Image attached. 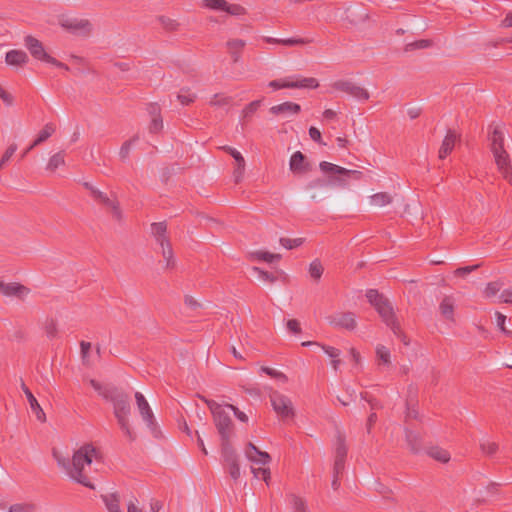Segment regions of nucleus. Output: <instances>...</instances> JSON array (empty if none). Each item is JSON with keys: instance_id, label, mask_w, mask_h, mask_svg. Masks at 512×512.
I'll use <instances>...</instances> for the list:
<instances>
[{"instance_id": "603ef678", "label": "nucleus", "mask_w": 512, "mask_h": 512, "mask_svg": "<svg viewBox=\"0 0 512 512\" xmlns=\"http://www.w3.org/2000/svg\"><path fill=\"white\" fill-rule=\"evenodd\" d=\"M376 355L383 364L389 365L391 363L390 351L384 345L376 347Z\"/></svg>"}, {"instance_id": "49530a36", "label": "nucleus", "mask_w": 512, "mask_h": 512, "mask_svg": "<svg viewBox=\"0 0 512 512\" xmlns=\"http://www.w3.org/2000/svg\"><path fill=\"white\" fill-rule=\"evenodd\" d=\"M44 328H45V333L48 338L53 339V338L57 337L58 327H57V322L55 319H53V318L47 319L45 322Z\"/></svg>"}, {"instance_id": "39448f33", "label": "nucleus", "mask_w": 512, "mask_h": 512, "mask_svg": "<svg viewBox=\"0 0 512 512\" xmlns=\"http://www.w3.org/2000/svg\"><path fill=\"white\" fill-rule=\"evenodd\" d=\"M210 412L213 416V422L220 436L221 448L232 446V437L235 433L234 423L230 415L224 410L219 403H209Z\"/></svg>"}, {"instance_id": "412c9836", "label": "nucleus", "mask_w": 512, "mask_h": 512, "mask_svg": "<svg viewBox=\"0 0 512 512\" xmlns=\"http://www.w3.org/2000/svg\"><path fill=\"white\" fill-rule=\"evenodd\" d=\"M20 382H21L20 383L21 389L24 392V394L26 395V398L29 402L32 412L36 415L37 420H39L40 422H45L46 415H45L42 407L40 406V404L38 403L37 399L32 394V392L30 391V389L26 386V384L22 378H20Z\"/></svg>"}, {"instance_id": "393cba45", "label": "nucleus", "mask_w": 512, "mask_h": 512, "mask_svg": "<svg viewBox=\"0 0 512 512\" xmlns=\"http://www.w3.org/2000/svg\"><path fill=\"white\" fill-rule=\"evenodd\" d=\"M246 46V42L242 39H229L226 47L233 63H238L241 59L242 52Z\"/></svg>"}, {"instance_id": "7c9ffc66", "label": "nucleus", "mask_w": 512, "mask_h": 512, "mask_svg": "<svg viewBox=\"0 0 512 512\" xmlns=\"http://www.w3.org/2000/svg\"><path fill=\"white\" fill-rule=\"evenodd\" d=\"M102 500L108 512H120V496L118 493L102 495Z\"/></svg>"}, {"instance_id": "ddd939ff", "label": "nucleus", "mask_w": 512, "mask_h": 512, "mask_svg": "<svg viewBox=\"0 0 512 512\" xmlns=\"http://www.w3.org/2000/svg\"><path fill=\"white\" fill-rule=\"evenodd\" d=\"M203 5L206 8L225 11L234 16H240L246 13L243 6L239 4H230L226 0H203Z\"/></svg>"}, {"instance_id": "5701e85b", "label": "nucleus", "mask_w": 512, "mask_h": 512, "mask_svg": "<svg viewBox=\"0 0 512 512\" xmlns=\"http://www.w3.org/2000/svg\"><path fill=\"white\" fill-rule=\"evenodd\" d=\"M459 139V135L455 130L449 129L446 136L444 137L442 144L439 149V158L445 159L454 149L456 142Z\"/></svg>"}, {"instance_id": "20e7f679", "label": "nucleus", "mask_w": 512, "mask_h": 512, "mask_svg": "<svg viewBox=\"0 0 512 512\" xmlns=\"http://www.w3.org/2000/svg\"><path fill=\"white\" fill-rule=\"evenodd\" d=\"M489 139L491 141V151L495 158V163L503 178L512 184V166L510 158L504 149V133L499 127H495L491 132Z\"/></svg>"}, {"instance_id": "a878e982", "label": "nucleus", "mask_w": 512, "mask_h": 512, "mask_svg": "<svg viewBox=\"0 0 512 512\" xmlns=\"http://www.w3.org/2000/svg\"><path fill=\"white\" fill-rule=\"evenodd\" d=\"M262 40L268 44H280L284 46H296V45H306L313 43L312 38H288V39H277L268 36L262 37Z\"/></svg>"}, {"instance_id": "72a5a7b5", "label": "nucleus", "mask_w": 512, "mask_h": 512, "mask_svg": "<svg viewBox=\"0 0 512 512\" xmlns=\"http://www.w3.org/2000/svg\"><path fill=\"white\" fill-rule=\"evenodd\" d=\"M7 508L8 512H31L37 509L34 503H18L9 507L6 503H0V509L5 510Z\"/></svg>"}, {"instance_id": "0e129e2a", "label": "nucleus", "mask_w": 512, "mask_h": 512, "mask_svg": "<svg viewBox=\"0 0 512 512\" xmlns=\"http://www.w3.org/2000/svg\"><path fill=\"white\" fill-rule=\"evenodd\" d=\"M147 111L151 118H158L161 116V108L157 103H149L147 105Z\"/></svg>"}, {"instance_id": "2eb2a0df", "label": "nucleus", "mask_w": 512, "mask_h": 512, "mask_svg": "<svg viewBox=\"0 0 512 512\" xmlns=\"http://www.w3.org/2000/svg\"><path fill=\"white\" fill-rule=\"evenodd\" d=\"M347 446L345 443V438L342 435L337 437L336 448H335V460L333 473L336 476L342 475L345 468V461L347 457Z\"/></svg>"}, {"instance_id": "9d476101", "label": "nucleus", "mask_w": 512, "mask_h": 512, "mask_svg": "<svg viewBox=\"0 0 512 512\" xmlns=\"http://www.w3.org/2000/svg\"><path fill=\"white\" fill-rule=\"evenodd\" d=\"M332 88L337 91L344 92L361 101H366L370 97L369 92L365 88L349 80H337L332 84Z\"/></svg>"}, {"instance_id": "bb28decb", "label": "nucleus", "mask_w": 512, "mask_h": 512, "mask_svg": "<svg viewBox=\"0 0 512 512\" xmlns=\"http://www.w3.org/2000/svg\"><path fill=\"white\" fill-rule=\"evenodd\" d=\"M151 233L157 244L163 246L170 242L167 234V224L165 222H155L151 224Z\"/></svg>"}, {"instance_id": "5fc2aeb1", "label": "nucleus", "mask_w": 512, "mask_h": 512, "mask_svg": "<svg viewBox=\"0 0 512 512\" xmlns=\"http://www.w3.org/2000/svg\"><path fill=\"white\" fill-rule=\"evenodd\" d=\"M501 288H502V283H500L498 281L490 282L487 284V286L484 290V294L488 298L493 297L500 291Z\"/></svg>"}, {"instance_id": "864d4df0", "label": "nucleus", "mask_w": 512, "mask_h": 512, "mask_svg": "<svg viewBox=\"0 0 512 512\" xmlns=\"http://www.w3.org/2000/svg\"><path fill=\"white\" fill-rule=\"evenodd\" d=\"M251 469H252V473H253L254 477H256L257 479H262L266 484H268L270 477H271L269 468L252 467Z\"/></svg>"}, {"instance_id": "a19ab883", "label": "nucleus", "mask_w": 512, "mask_h": 512, "mask_svg": "<svg viewBox=\"0 0 512 512\" xmlns=\"http://www.w3.org/2000/svg\"><path fill=\"white\" fill-rule=\"evenodd\" d=\"M322 349L324 350V352L330 357L332 358V366L335 370L338 369V366L340 364V359H339V356H340V350L335 348V347H332V346H327V345H322L321 346Z\"/></svg>"}, {"instance_id": "1a4fd4ad", "label": "nucleus", "mask_w": 512, "mask_h": 512, "mask_svg": "<svg viewBox=\"0 0 512 512\" xmlns=\"http://www.w3.org/2000/svg\"><path fill=\"white\" fill-rule=\"evenodd\" d=\"M269 87L273 89L282 88H308L315 89L319 86L316 78L313 77H302L296 80H272L269 82Z\"/></svg>"}, {"instance_id": "c756f323", "label": "nucleus", "mask_w": 512, "mask_h": 512, "mask_svg": "<svg viewBox=\"0 0 512 512\" xmlns=\"http://www.w3.org/2000/svg\"><path fill=\"white\" fill-rule=\"evenodd\" d=\"M6 62L12 66H22L28 62V56L22 50H11L6 54Z\"/></svg>"}, {"instance_id": "dca6fc26", "label": "nucleus", "mask_w": 512, "mask_h": 512, "mask_svg": "<svg viewBox=\"0 0 512 512\" xmlns=\"http://www.w3.org/2000/svg\"><path fill=\"white\" fill-rule=\"evenodd\" d=\"M329 324L346 330H354L357 326L355 315L352 312H340L329 317Z\"/></svg>"}, {"instance_id": "4c0bfd02", "label": "nucleus", "mask_w": 512, "mask_h": 512, "mask_svg": "<svg viewBox=\"0 0 512 512\" xmlns=\"http://www.w3.org/2000/svg\"><path fill=\"white\" fill-rule=\"evenodd\" d=\"M371 204L376 207H383L392 202V197L387 192H379L370 197Z\"/></svg>"}, {"instance_id": "13d9d810", "label": "nucleus", "mask_w": 512, "mask_h": 512, "mask_svg": "<svg viewBox=\"0 0 512 512\" xmlns=\"http://www.w3.org/2000/svg\"><path fill=\"white\" fill-rule=\"evenodd\" d=\"M16 150H17V144L12 143L9 145V147L6 149V151L4 152V154L2 155V157L0 159V168L1 169L10 160V158L13 156V154L16 152Z\"/></svg>"}, {"instance_id": "774afa93", "label": "nucleus", "mask_w": 512, "mask_h": 512, "mask_svg": "<svg viewBox=\"0 0 512 512\" xmlns=\"http://www.w3.org/2000/svg\"><path fill=\"white\" fill-rule=\"evenodd\" d=\"M287 328L290 332L298 334L301 332L300 323L296 319L288 320Z\"/></svg>"}, {"instance_id": "58836bf2", "label": "nucleus", "mask_w": 512, "mask_h": 512, "mask_svg": "<svg viewBox=\"0 0 512 512\" xmlns=\"http://www.w3.org/2000/svg\"><path fill=\"white\" fill-rule=\"evenodd\" d=\"M324 272V267L319 259L313 260L309 265V274L315 281H319Z\"/></svg>"}, {"instance_id": "f3484780", "label": "nucleus", "mask_w": 512, "mask_h": 512, "mask_svg": "<svg viewBox=\"0 0 512 512\" xmlns=\"http://www.w3.org/2000/svg\"><path fill=\"white\" fill-rule=\"evenodd\" d=\"M25 46L30 54L37 60L48 63L49 59L52 57L45 51L43 44L31 35L25 37Z\"/></svg>"}, {"instance_id": "aec40b11", "label": "nucleus", "mask_w": 512, "mask_h": 512, "mask_svg": "<svg viewBox=\"0 0 512 512\" xmlns=\"http://www.w3.org/2000/svg\"><path fill=\"white\" fill-rule=\"evenodd\" d=\"M29 292V288L20 283H4L3 281H0V293H2L4 296H15L22 299Z\"/></svg>"}, {"instance_id": "b1692460", "label": "nucleus", "mask_w": 512, "mask_h": 512, "mask_svg": "<svg viewBox=\"0 0 512 512\" xmlns=\"http://www.w3.org/2000/svg\"><path fill=\"white\" fill-rule=\"evenodd\" d=\"M246 457L255 463L268 464L271 461V457L267 452L260 451L253 443L249 442L245 449Z\"/></svg>"}, {"instance_id": "69168bd1", "label": "nucleus", "mask_w": 512, "mask_h": 512, "mask_svg": "<svg viewBox=\"0 0 512 512\" xmlns=\"http://www.w3.org/2000/svg\"><path fill=\"white\" fill-rule=\"evenodd\" d=\"M226 407L229 408L230 410H232L235 417L237 419H239L240 421H242V422L248 421L247 415L244 412L240 411L236 406H234L232 404H226Z\"/></svg>"}, {"instance_id": "9b49d317", "label": "nucleus", "mask_w": 512, "mask_h": 512, "mask_svg": "<svg viewBox=\"0 0 512 512\" xmlns=\"http://www.w3.org/2000/svg\"><path fill=\"white\" fill-rule=\"evenodd\" d=\"M61 26L72 34L88 36L92 31V24L88 19L66 18L60 21Z\"/></svg>"}, {"instance_id": "680f3d73", "label": "nucleus", "mask_w": 512, "mask_h": 512, "mask_svg": "<svg viewBox=\"0 0 512 512\" xmlns=\"http://www.w3.org/2000/svg\"><path fill=\"white\" fill-rule=\"evenodd\" d=\"M163 129V119L162 117L158 118H152L150 125H149V131L150 133H158Z\"/></svg>"}, {"instance_id": "f257e3e1", "label": "nucleus", "mask_w": 512, "mask_h": 512, "mask_svg": "<svg viewBox=\"0 0 512 512\" xmlns=\"http://www.w3.org/2000/svg\"><path fill=\"white\" fill-rule=\"evenodd\" d=\"M53 456L56 459L59 466H61L67 474L77 483L94 489V485L88 476V469L92 462H101L102 456L100 451L91 443H86L77 449L72 460L62 457L56 450H53Z\"/></svg>"}, {"instance_id": "c85d7f7f", "label": "nucleus", "mask_w": 512, "mask_h": 512, "mask_svg": "<svg viewBox=\"0 0 512 512\" xmlns=\"http://www.w3.org/2000/svg\"><path fill=\"white\" fill-rule=\"evenodd\" d=\"M454 307V298L452 296H445L439 305V310L443 317H445L448 320L454 321Z\"/></svg>"}, {"instance_id": "338daca9", "label": "nucleus", "mask_w": 512, "mask_h": 512, "mask_svg": "<svg viewBox=\"0 0 512 512\" xmlns=\"http://www.w3.org/2000/svg\"><path fill=\"white\" fill-rule=\"evenodd\" d=\"M0 98L7 105L11 106L14 103V97L0 86Z\"/></svg>"}, {"instance_id": "052dcab7", "label": "nucleus", "mask_w": 512, "mask_h": 512, "mask_svg": "<svg viewBox=\"0 0 512 512\" xmlns=\"http://www.w3.org/2000/svg\"><path fill=\"white\" fill-rule=\"evenodd\" d=\"M479 267H480V264L459 267L454 271V274H455V276H458V277H464V276L470 274L471 272L477 270Z\"/></svg>"}, {"instance_id": "2f4dec72", "label": "nucleus", "mask_w": 512, "mask_h": 512, "mask_svg": "<svg viewBox=\"0 0 512 512\" xmlns=\"http://www.w3.org/2000/svg\"><path fill=\"white\" fill-rule=\"evenodd\" d=\"M427 455L441 463H447L450 460V453L438 446L428 448Z\"/></svg>"}, {"instance_id": "f03ea898", "label": "nucleus", "mask_w": 512, "mask_h": 512, "mask_svg": "<svg viewBox=\"0 0 512 512\" xmlns=\"http://www.w3.org/2000/svg\"><path fill=\"white\" fill-rule=\"evenodd\" d=\"M89 383L100 396H102L105 400L111 401L113 403L114 416L117 419V423L120 429L130 442L135 441L137 435L132 430L129 423L131 405L128 394L114 386L102 385L95 379H90Z\"/></svg>"}, {"instance_id": "6ab92c4d", "label": "nucleus", "mask_w": 512, "mask_h": 512, "mask_svg": "<svg viewBox=\"0 0 512 512\" xmlns=\"http://www.w3.org/2000/svg\"><path fill=\"white\" fill-rule=\"evenodd\" d=\"M289 167L294 174H306L311 170V166L306 160V156L301 151H296L291 156Z\"/></svg>"}, {"instance_id": "6e6552de", "label": "nucleus", "mask_w": 512, "mask_h": 512, "mask_svg": "<svg viewBox=\"0 0 512 512\" xmlns=\"http://www.w3.org/2000/svg\"><path fill=\"white\" fill-rule=\"evenodd\" d=\"M94 193L95 196L93 200L97 204L104 207L115 221L121 223L123 221V212L121 210L117 196L114 193H111L109 196L107 193H104L100 190L94 191Z\"/></svg>"}, {"instance_id": "4be33fe9", "label": "nucleus", "mask_w": 512, "mask_h": 512, "mask_svg": "<svg viewBox=\"0 0 512 512\" xmlns=\"http://www.w3.org/2000/svg\"><path fill=\"white\" fill-rule=\"evenodd\" d=\"M272 115H298L301 112V106L297 103L286 101L278 105H274L269 109Z\"/></svg>"}, {"instance_id": "423d86ee", "label": "nucleus", "mask_w": 512, "mask_h": 512, "mask_svg": "<svg viewBox=\"0 0 512 512\" xmlns=\"http://www.w3.org/2000/svg\"><path fill=\"white\" fill-rule=\"evenodd\" d=\"M319 167L322 172L332 174L331 182L340 187H346L349 179L359 181L364 176L361 171L346 169L327 161H322Z\"/></svg>"}, {"instance_id": "6e6d98bb", "label": "nucleus", "mask_w": 512, "mask_h": 512, "mask_svg": "<svg viewBox=\"0 0 512 512\" xmlns=\"http://www.w3.org/2000/svg\"><path fill=\"white\" fill-rule=\"evenodd\" d=\"M498 448H499V447H498V444H497V443H495V442H489V441H487V442H482V443L480 444V449H481V451H482L484 454L488 455V456H492V455H494V454L498 451Z\"/></svg>"}, {"instance_id": "4468645a", "label": "nucleus", "mask_w": 512, "mask_h": 512, "mask_svg": "<svg viewBox=\"0 0 512 512\" xmlns=\"http://www.w3.org/2000/svg\"><path fill=\"white\" fill-rule=\"evenodd\" d=\"M221 455L227 465L229 475L232 479L237 480L240 477V467L236 451L232 446L222 447Z\"/></svg>"}, {"instance_id": "4d7b16f0", "label": "nucleus", "mask_w": 512, "mask_h": 512, "mask_svg": "<svg viewBox=\"0 0 512 512\" xmlns=\"http://www.w3.org/2000/svg\"><path fill=\"white\" fill-rule=\"evenodd\" d=\"M260 103H261L260 100H255V101L250 102L242 111L243 117L244 118L251 117L260 107Z\"/></svg>"}, {"instance_id": "0eeeda50", "label": "nucleus", "mask_w": 512, "mask_h": 512, "mask_svg": "<svg viewBox=\"0 0 512 512\" xmlns=\"http://www.w3.org/2000/svg\"><path fill=\"white\" fill-rule=\"evenodd\" d=\"M269 399L274 412L283 422L293 420L296 416V410L290 397L277 390H272Z\"/></svg>"}, {"instance_id": "cd10ccee", "label": "nucleus", "mask_w": 512, "mask_h": 512, "mask_svg": "<svg viewBox=\"0 0 512 512\" xmlns=\"http://www.w3.org/2000/svg\"><path fill=\"white\" fill-rule=\"evenodd\" d=\"M405 438L410 451L413 454H418L422 450V438L418 433H415L409 428H405Z\"/></svg>"}, {"instance_id": "37998d69", "label": "nucleus", "mask_w": 512, "mask_h": 512, "mask_svg": "<svg viewBox=\"0 0 512 512\" xmlns=\"http://www.w3.org/2000/svg\"><path fill=\"white\" fill-rule=\"evenodd\" d=\"M139 139L138 135H134L131 139L125 141L119 151V156L122 161H125L128 159L132 145L134 142H136Z\"/></svg>"}, {"instance_id": "8fccbe9b", "label": "nucleus", "mask_w": 512, "mask_h": 512, "mask_svg": "<svg viewBox=\"0 0 512 512\" xmlns=\"http://www.w3.org/2000/svg\"><path fill=\"white\" fill-rule=\"evenodd\" d=\"M334 185L332 182H331V177L329 178V180H325V179H322V178H317V179H314L312 181H310L307 185H306V189L307 190H312V189H324L326 188L328 185Z\"/></svg>"}, {"instance_id": "f8f14e48", "label": "nucleus", "mask_w": 512, "mask_h": 512, "mask_svg": "<svg viewBox=\"0 0 512 512\" xmlns=\"http://www.w3.org/2000/svg\"><path fill=\"white\" fill-rule=\"evenodd\" d=\"M135 400H136L138 411H139L143 421L146 423L147 427L152 432H155L156 431V421H155L153 412H152L146 398L144 397V395L142 393L136 392Z\"/></svg>"}, {"instance_id": "3c124183", "label": "nucleus", "mask_w": 512, "mask_h": 512, "mask_svg": "<svg viewBox=\"0 0 512 512\" xmlns=\"http://www.w3.org/2000/svg\"><path fill=\"white\" fill-rule=\"evenodd\" d=\"M304 243V238H286L282 237L280 238V244L285 247L286 249H293L301 246Z\"/></svg>"}, {"instance_id": "bf43d9fd", "label": "nucleus", "mask_w": 512, "mask_h": 512, "mask_svg": "<svg viewBox=\"0 0 512 512\" xmlns=\"http://www.w3.org/2000/svg\"><path fill=\"white\" fill-rule=\"evenodd\" d=\"M253 270L257 272L259 278L263 281L273 283L277 280V277L268 271L262 270L258 267H253Z\"/></svg>"}, {"instance_id": "c03bdc74", "label": "nucleus", "mask_w": 512, "mask_h": 512, "mask_svg": "<svg viewBox=\"0 0 512 512\" xmlns=\"http://www.w3.org/2000/svg\"><path fill=\"white\" fill-rule=\"evenodd\" d=\"M253 256L260 261H265L268 263H271L273 261H279L281 259L280 254H274L266 251H257L253 254Z\"/></svg>"}, {"instance_id": "e2e57ef3", "label": "nucleus", "mask_w": 512, "mask_h": 512, "mask_svg": "<svg viewBox=\"0 0 512 512\" xmlns=\"http://www.w3.org/2000/svg\"><path fill=\"white\" fill-rule=\"evenodd\" d=\"M496 321L499 329L506 335H512V331L507 330L505 327L506 316L500 312H496Z\"/></svg>"}, {"instance_id": "de8ad7c7", "label": "nucleus", "mask_w": 512, "mask_h": 512, "mask_svg": "<svg viewBox=\"0 0 512 512\" xmlns=\"http://www.w3.org/2000/svg\"><path fill=\"white\" fill-rule=\"evenodd\" d=\"M159 22L166 31H176L179 27V23L175 19L167 16H160Z\"/></svg>"}, {"instance_id": "a211bd4d", "label": "nucleus", "mask_w": 512, "mask_h": 512, "mask_svg": "<svg viewBox=\"0 0 512 512\" xmlns=\"http://www.w3.org/2000/svg\"><path fill=\"white\" fill-rule=\"evenodd\" d=\"M222 149L226 153L231 155L234 159H236V165L234 166V170H233V177H234V182L236 184H238L242 181L243 176H244L245 165H246L245 159L242 156V154L233 147L223 146Z\"/></svg>"}, {"instance_id": "a18cd8bd", "label": "nucleus", "mask_w": 512, "mask_h": 512, "mask_svg": "<svg viewBox=\"0 0 512 512\" xmlns=\"http://www.w3.org/2000/svg\"><path fill=\"white\" fill-rule=\"evenodd\" d=\"M260 370H261V372L267 374L271 378L277 379V380L281 381L282 383H286L288 381V378L284 373L277 371L273 368H270L267 366H262Z\"/></svg>"}, {"instance_id": "79ce46f5", "label": "nucleus", "mask_w": 512, "mask_h": 512, "mask_svg": "<svg viewBox=\"0 0 512 512\" xmlns=\"http://www.w3.org/2000/svg\"><path fill=\"white\" fill-rule=\"evenodd\" d=\"M197 96L192 93L189 88H183L177 95V99L182 105H190L196 100Z\"/></svg>"}, {"instance_id": "f704fd0d", "label": "nucleus", "mask_w": 512, "mask_h": 512, "mask_svg": "<svg viewBox=\"0 0 512 512\" xmlns=\"http://www.w3.org/2000/svg\"><path fill=\"white\" fill-rule=\"evenodd\" d=\"M56 130V127L53 123H47L38 133L35 138L34 145H40L45 142Z\"/></svg>"}, {"instance_id": "ea45409f", "label": "nucleus", "mask_w": 512, "mask_h": 512, "mask_svg": "<svg viewBox=\"0 0 512 512\" xmlns=\"http://www.w3.org/2000/svg\"><path fill=\"white\" fill-rule=\"evenodd\" d=\"M288 502L291 505V508L295 510V512H305L306 511V503L303 498L290 494L288 496Z\"/></svg>"}, {"instance_id": "473e14b6", "label": "nucleus", "mask_w": 512, "mask_h": 512, "mask_svg": "<svg viewBox=\"0 0 512 512\" xmlns=\"http://www.w3.org/2000/svg\"><path fill=\"white\" fill-rule=\"evenodd\" d=\"M161 248V254L166 262L165 269L166 270H172L176 267V261L174 259V253L172 250L171 243L165 244L163 246H160Z\"/></svg>"}, {"instance_id": "09e8293b", "label": "nucleus", "mask_w": 512, "mask_h": 512, "mask_svg": "<svg viewBox=\"0 0 512 512\" xmlns=\"http://www.w3.org/2000/svg\"><path fill=\"white\" fill-rule=\"evenodd\" d=\"M432 45V41L428 39H421L411 43L406 44L405 51H413L417 49H425Z\"/></svg>"}, {"instance_id": "e433bc0d", "label": "nucleus", "mask_w": 512, "mask_h": 512, "mask_svg": "<svg viewBox=\"0 0 512 512\" xmlns=\"http://www.w3.org/2000/svg\"><path fill=\"white\" fill-rule=\"evenodd\" d=\"M233 98L224 93H216L209 101V105L213 107H225L232 104Z\"/></svg>"}, {"instance_id": "c9c22d12", "label": "nucleus", "mask_w": 512, "mask_h": 512, "mask_svg": "<svg viewBox=\"0 0 512 512\" xmlns=\"http://www.w3.org/2000/svg\"><path fill=\"white\" fill-rule=\"evenodd\" d=\"M65 164V152L59 151L52 155L49 159L46 169L50 172H54L58 167Z\"/></svg>"}, {"instance_id": "7ed1b4c3", "label": "nucleus", "mask_w": 512, "mask_h": 512, "mask_svg": "<svg viewBox=\"0 0 512 512\" xmlns=\"http://www.w3.org/2000/svg\"><path fill=\"white\" fill-rule=\"evenodd\" d=\"M368 302L375 308L382 321L392 330L404 345H409L410 341L407 335L401 329L400 323L395 315L393 306L389 299L376 289H369L366 292Z\"/></svg>"}]
</instances>
